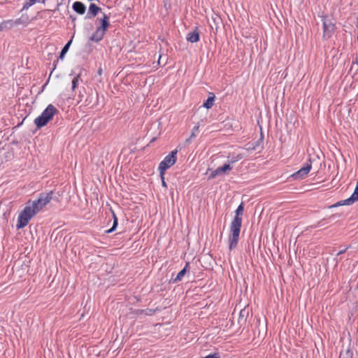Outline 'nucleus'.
I'll return each mask as SVG.
<instances>
[{
  "instance_id": "nucleus-1",
  "label": "nucleus",
  "mask_w": 358,
  "mask_h": 358,
  "mask_svg": "<svg viewBox=\"0 0 358 358\" xmlns=\"http://www.w3.org/2000/svg\"><path fill=\"white\" fill-rule=\"evenodd\" d=\"M244 206L241 203L236 208V215L230 224V235L229 237V248L232 250L235 248L239 241L241 228L242 224V217L243 213Z\"/></svg>"
},
{
  "instance_id": "nucleus-2",
  "label": "nucleus",
  "mask_w": 358,
  "mask_h": 358,
  "mask_svg": "<svg viewBox=\"0 0 358 358\" xmlns=\"http://www.w3.org/2000/svg\"><path fill=\"white\" fill-rule=\"evenodd\" d=\"M58 113V110L52 104H49L42 113L34 120V124L37 128H41L47 124V123Z\"/></svg>"
},
{
  "instance_id": "nucleus-3",
  "label": "nucleus",
  "mask_w": 358,
  "mask_h": 358,
  "mask_svg": "<svg viewBox=\"0 0 358 358\" xmlns=\"http://www.w3.org/2000/svg\"><path fill=\"white\" fill-rule=\"evenodd\" d=\"M36 214V211L27 203L24 209L18 215L16 224L17 229H20L26 227L31 218Z\"/></svg>"
},
{
  "instance_id": "nucleus-4",
  "label": "nucleus",
  "mask_w": 358,
  "mask_h": 358,
  "mask_svg": "<svg viewBox=\"0 0 358 358\" xmlns=\"http://www.w3.org/2000/svg\"><path fill=\"white\" fill-rule=\"evenodd\" d=\"M53 192L50 191L46 193L40 194L38 198L34 201H29L27 203L36 211L40 212L46 205L52 199Z\"/></svg>"
},
{
  "instance_id": "nucleus-5",
  "label": "nucleus",
  "mask_w": 358,
  "mask_h": 358,
  "mask_svg": "<svg viewBox=\"0 0 358 358\" xmlns=\"http://www.w3.org/2000/svg\"><path fill=\"white\" fill-rule=\"evenodd\" d=\"M177 153H178L177 150H174L171 151L159 163V170L160 176H164V172L176 162Z\"/></svg>"
},
{
  "instance_id": "nucleus-6",
  "label": "nucleus",
  "mask_w": 358,
  "mask_h": 358,
  "mask_svg": "<svg viewBox=\"0 0 358 358\" xmlns=\"http://www.w3.org/2000/svg\"><path fill=\"white\" fill-rule=\"evenodd\" d=\"M312 168V161L311 159L309 158L308 162H306L303 164V166L297 171L292 173L290 177L293 178L294 180H300L303 178L308 174L310 169Z\"/></svg>"
},
{
  "instance_id": "nucleus-7",
  "label": "nucleus",
  "mask_w": 358,
  "mask_h": 358,
  "mask_svg": "<svg viewBox=\"0 0 358 358\" xmlns=\"http://www.w3.org/2000/svg\"><path fill=\"white\" fill-rule=\"evenodd\" d=\"M336 27L334 23L329 19L323 20V37L329 38L334 34Z\"/></svg>"
},
{
  "instance_id": "nucleus-8",
  "label": "nucleus",
  "mask_w": 358,
  "mask_h": 358,
  "mask_svg": "<svg viewBox=\"0 0 358 358\" xmlns=\"http://www.w3.org/2000/svg\"><path fill=\"white\" fill-rule=\"evenodd\" d=\"M232 169V166L230 164H225L222 166L218 167L216 169L212 171L209 176V179L215 178L216 176L222 175L225 173L227 171H231Z\"/></svg>"
},
{
  "instance_id": "nucleus-9",
  "label": "nucleus",
  "mask_w": 358,
  "mask_h": 358,
  "mask_svg": "<svg viewBox=\"0 0 358 358\" xmlns=\"http://www.w3.org/2000/svg\"><path fill=\"white\" fill-rule=\"evenodd\" d=\"M187 40L189 43H196L199 40V32L198 28L194 29L187 34Z\"/></svg>"
},
{
  "instance_id": "nucleus-10",
  "label": "nucleus",
  "mask_w": 358,
  "mask_h": 358,
  "mask_svg": "<svg viewBox=\"0 0 358 358\" xmlns=\"http://www.w3.org/2000/svg\"><path fill=\"white\" fill-rule=\"evenodd\" d=\"M73 9L78 14L83 15L85 13L86 7L80 1H76L73 4Z\"/></svg>"
},
{
  "instance_id": "nucleus-11",
  "label": "nucleus",
  "mask_w": 358,
  "mask_h": 358,
  "mask_svg": "<svg viewBox=\"0 0 358 358\" xmlns=\"http://www.w3.org/2000/svg\"><path fill=\"white\" fill-rule=\"evenodd\" d=\"M262 140L259 139L255 142L249 143L246 145V150L250 152L256 150L262 144Z\"/></svg>"
},
{
  "instance_id": "nucleus-12",
  "label": "nucleus",
  "mask_w": 358,
  "mask_h": 358,
  "mask_svg": "<svg viewBox=\"0 0 358 358\" xmlns=\"http://www.w3.org/2000/svg\"><path fill=\"white\" fill-rule=\"evenodd\" d=\"M215 101V94L213 93H210L209 96L206 99V101L203 103V106L206 109H209L212 108L213 106V103Z\"/></svg>"
},
{
  "instance_id": "nucleus-13",
  "label": "nucleus",
  "mask_w": 358,
  "mask_h": 358,
  "mask_svg": "<svg viewBox=\"0 0 358 358\" xmlns=\"http://www.w3.org/2000/svg\"><path fill=\"white\" fill-rule=\"evenodd\" d=\"M104 33V29L98 28L96 32L92 36V39L95 42H98L103 38Z\"/></svg>"
},
{
  "instance_id": "nucleus-14",
  "label": "nucleus",
  "mask_w": 358,
  "mask_h": 358,
  "mask_svg": "<svg viewBox=\"0 0 358 358\" xmlns=\"http://www.w3.org/2000/svg\"><path fill=\"white\" fill-rule=\"evenodd\" d=\"M188 267H189V263H186L185 267L180 271H179L178 273L177 274L176 278L173 280V282H177L182 280L187 270L188 269Z\"/></svg>"
},
{
  "instance_id": "nucleus-15",
  "label": "nucleus",
  "mask_w": 358,
  "mask_h": 358,
  "mask_svg": "<svg viewBox=\"0 0 358 358\" xmlns=\"http://www.w3.org/2000/svg\"><path fill=\"white\" fill-rule=\"evenodd\" d=\"M228 158L229 159V162L231 164H234L243 158V155L241 153L235 154L233 153L231 155H229L228 156Z\"/></svg>"
},
{
  "instance_id": "nucleus-16",
  "label": "nucleus",
  "mask_w": 358,
  "mask_h": 358,
  "mask_svg": "<svg viewBox=\"0 0 358 358\" xmlns=\"http://www.w3.org/2000/svg\"><path fill=\"white\" fill-rule=\"evenodd\" d=\"M112 213H113V226L110 229L106 231V234H110V233L113 232L116 229L117 226L118 224V220H117L116 215L115 214V213L113 211L112 212Z\"/></svg>"
},
{
  "instance_id": "nucleus-17",
  "label": "nucleus",
  "mask_w": 358,
  "mask_h": 358,
  "mask_svg": "<svg viewBox=\"0 0 358 358\" xmlns=\"http://www.w3.org/2000/svg\"><path fill=\"white\" fill-rule=\"evenodd\" d=\"M101 10L99 7H98L94 3H91L89 7V13H91L92 16H95L97 15L99 11Z\"/></svg>"
},
{
  "instance_id": "nucleus-18",
  "label": "nucleus",
  "mask_w": 358,
  "mask_h": 358,
  "mask_svg": "<svg viewBox=\"0 0 358 358\" xmlns=\"http://www.w3.org/2000/svg\"><path fill=\"white\" fill-rule=\"evenodd\" d=\"M109 17L106 15H104L103 18L101 20L102 27L101 28L104 29V31H106V29L109 27Z\"/></svg>"
},
{
  "instance_id": "nucleus-19",
  "label": "nucleus",
  "mask_w": 358,
  "mask_h": 358,
  "mask_svg": "<svg viewBox=\"0 0 358 358\" xmlns=\"http://www.w3.org/2000/svg\"><path fill=\"white\" fill-rule=\"evenodd\" d=\"M80 76H81V73H78L76 76H75L73 78V79L72 80V90H74L77 87L79 80H80Z\"/></svg>"
},
{
  "instance_id": "nucleus-20",
  "label": "nucleus",
  "mask_w": 358,
  "mask_h": 358,
  "mask_svg": "<svg viewBox=\"0 0 358 358\" xmlns=\"http://www.w3.org/2000/svg\"><path fill=\"white\" fill-rule=\"evenodd\" d=\"M69 48H70V46H63V48L61 50L60 55H59V58L60 59L62 60L64 59V57L66 54V52L69 51Z\"/></svg>"
},
{
  "instance_id": "nucleus-21",
  "label": "nucleus",
  "mask_w": 358,
  "mask_h": 358,
  "mask_svg": "<svg viewBox=\"0 0 358 358\" xmlns=\"http://www.w3.org/2000/svg\"><path fill=\"white\" fill-rule=\"evenodd\" d=\"M199 124H197L193 127L192 134H191V138H194L196 136V134L199 131Z\"/></svg>"
},
{
  "instance_id": "nucleus-22",
  "label": "nucleus",
  "mask_w": 358,
  "mask_h": 358,
  "mask_svg": "<svg viewBox=\"0 0 358 358\" xmlns=\"http://www.w3.org/2000/svg\"><path fill=\"white\" fill-rule=\"evenodd\" d=\"M201 358H220V355L218 352H215L213 354L208 355Z\"/></svg>"
},
{
  "instance_id": "nucleus-23",
  "label": "nucleus",
  "mask_w": 358,
  "mask_h": 358,
  "mask_svg": "<svg viewBox=\"0 0 358 358\" xmlns=\"http://www.w3.org/2000/svg\"><path fill=\"white\" fill-rule=\"evenodd\" d=\"M57 62H58L57 61H54V62H53V64H52V65H53V68H52V71H51L50 74H51V73H52V71L56 69V67H57Z\"/></svg>"
},
{
  "instance_id": "nucleus-24",
  "label": "nucleus",
  "mask_w": 358,
  "mask_h": 358,
  "mask_svg": "<svg viewBox=\"0 0 358 358\" xmlns=\"http://www.w3.org/2000/svg\"><path fill=\"white\" fill-rule=\"evenodd\" d=\"M102 72H103L102 69L101 67H99V69L97 71L98 75L99 76H101L102 75Z\"/></svg>"
},
{
  "instance_id": "nucleus-25",
  "label": "nucleus",
  "mask_w": 358,
  "mask_h": 358,
  "mask_svg": "<svg viewBox=\"0 0 358 358\" xmlns=\"http://www.w3.org/2000/svg\"><path fill=\"white\" fill-rule=\"evenodd\" d=\"M245 312L244 310H242L241 312H240V317H242L243 318L244 317V315H243V313Z\"/></svg>"
},
{
  "instance_id": "nucleus-26",
  "label": "nucleus",
  "mask_w": 358,
  "mask_h": 358,
  "mask_svg": "<svg viewBox=\"0 0 358 358\" xmlns=\"http://www.w3.org/2000/svg\"><path fill=\"white\" fill-rule=\"evenodd\" d=\"M161 177H162V185H163V186H166V182H165V181H164V176H161Z\"/></svg>"
},
{
  "instance_id": "nucleus-27",
  "label": "nucleus",
  "mask_w": 358,
  "mask_h": 358,
  "mask_svg": "<svg viewBox=\"0 0 358 358\" xmlns=\"http://www.w3.org/2000/svg\"><path fill=\"white\" fill-rule=\"evenodd\" d=\"M29 1H30V3H31L30 5H33V4H34L36 2L37 0H29Z\"/></svg>"
},
{
  "instance_id": "nucleus-28",
  "label": "nucleus",
  "mask_w": 358,
  "mask_h": 358,
  "mask_svg": "<svg viewBox=\"0 0 358 358\" xmlns=\"http://www.w3.org/2000/svg\"><path fill=\"white\" fill-rule=\"evenodd\" d=\"M192 138H191V136H189V138H187L186 139V142L187 143H190L191 142V140H192Z\"/></svg>"
},
{
  "instance_id": "nucleus-29",
  "label": "nucleus",
  "mask_w": 358,
  "mask_h": 358,
  "mask_svg": "<svg viewBox=\"0 0 358 358\" xmlns=\"http://www.w3.org/2000/svg\"><path fill=\"white\" fill-rule=\"evenodd\" d=\"M148 312L146 313V315H152V310H148Z\"/></svg>"
},
{
  "instance_id": "nucleus-30",
  "label": "nucleus",
  "mask_w": 358,
  "mask_h": 358,
  "mask_svg": "<svg viewBox=\"0 0 358 358\" xmlns=\"http://www.w3.org/2000/svg\"><path fill=\"white\" fill-rule=\"evenodd\" d=\"M345 250H341V251L338 252V255H340L343 254V252H345Z\"/></svg>"
},
{
  "instance_id": "nucleus-31",
  "label": "nucleus",
  "mask_w": 358,
  "mask_h": 358,
  "mask_svg": "<svg viewBox=\"0 0 358 358\" xmlns=\"http://www.w3.org/2000/svg\"><path fill=\"white\" fill-rule=\"evenodd\" d=\"M353 64H358V57L356 58L355 61L353 62Z\"/></svg>"
},
{
  "instance_id": "nucleus-32",
  "label": "nucleus",
  "mask_w": 358,
  "mask_h": 358,
  "mask_svg": "<svg viewBox=\"0 0 358 358\" xmlns=\"http://www.w3.org/2000/svg\"><path fill=\"white\" fill-rule=\"evenodd\" d=\"M71 43H72V40H70L69 42H67L66 43V45H71Z\"/></svg>"
},
{
  "instance_id": "nucleus-33",
  "label": "nucleus",
  "mask_w": 358,
  "mask_h": 358,
  "mask_svg": "<svg viewBox=\"0 0 358 358\" xmlns=\"http://www.w3.org/2000/svg\"><path fill=\"white\" fill-rule=\"evenodd\" d=\"M160 59H161V55H159V57H158V61H157L158 64H159V63H160Z\"/></svg>"
}]
</instances>
